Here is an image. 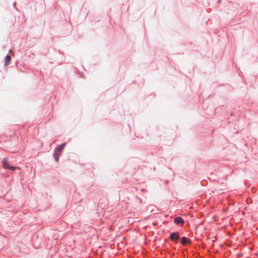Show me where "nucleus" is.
I'll return each mask as SVG.
<instances>
[{
    "instance_id": "obj_1",
    "label": "nucleus",
    "mask_w": 258,
    "mask_h": 258,
    "mask_svg": "<svg viewBox=\"0 0 258 258\" xmlns=\"http://www.w3.org/2000/svg\"><path fill=\"white\" fill-rule=\"evenodd\" d=\"M170 237L172 241H177L179 238V235L178 232H173L170 234Z\"/></svg>"
},
{
    "instance_id": "obj_2",
    "label": "nucleus",
    "mask_w": 258,
    "mask_h": 258,
    "mask_svg": "<svg viewBox=\"0 0 258 258\" xmlns=\"http://www.w3.org/2000/svg\"><path fill=\"white\" fill-rule=\"evenodd\" d=\"M174 223L177 225H183L184 223V221L183 219L180 217H177L174 219Z\"/></svg>"
},
{
    "instance_id": "obj_3",
    "label": "nucleus",
    "mask_w": 258,
    "mask_h": 258,
    "mask_svg": "<svg viewBox=\"0 0 258 258\" xmlns=\"http://www.w3.org/2000/svg\"><path fill=\"white\" fill-rule=\"evenodd\" d=\"M190 242V239L186 238L185 237H183L181 238V243L182 245H185L187 243Z\"/></svg>"
},
{
    "instance_id": "obj_4",
    "label": "nucleus",
    "mask_w": 258,
    "mask_h": 258,
    "mask_svg": "<svg viewBox=\"0 0 258 258\" xmlns=\"http://www.w3.org/2000/svg\"><path fill=\"white\" fill-rule=\"evenodd\" d=\"M2 164L4 168H8L10 166L8 163V161L7 159H3L2 161Z\"/></svg>"
},
{
    "instance_id": "obj_5",
    "label": "nucleus",
    "mask_w": 258,
    "mask_h": 258,
    "mask_svg": "<svg viewBox=\"0 0 258 258\" xmlns=\"http://www.w3.org/2000/svg\"><path fill=\"white\" fill-rule=\"evenodd\" d=\"M66 145V143L62 144L61 145L58 146V147L57 148L56 150L58 151V153H61V152L63 149V148Z\"/></svg>"
},
{
    "instance_id": "obj_6",
    "label": "nucleus",
    "mask_w": 258,
    "mask_h": 258,
    "mask_svg": "<svg viewBox=\"0 0 258 258\" xmlns=\"http://www.w3.org/2000/svg\"><path fill=\"white\" fill-rule=\"evenodd\" d=\"M11 56L10 55H7L6 57V59H5V66H7L8 65L9 62H10V61L11 60Z\"/></svg>"
},
{
    "instance_id": "obj_7",
    "label": "nucleus",
    "mask_w": 258,
    "mask_h": 258,
    "mask_svg": "<svg viewBox=\"0 0 258 258\" xmlns=\"http://www.w3.org/2000/svg\"><path fill=\"white\" fill-rule=\"evenodd\" d=\"M60 153H55L54 154V157L55 158V161H58V159H59V156H60Z\"/></svg>"
},
{
    "instance_id": "obj_8",
    "label": "nucleus",
    "mask_w": 258,
    "mask_h": 258,
    "mask_svg": "<svg viewBox=\"0 0 258 258\" xmlns=\"http://www.w3.org/2000/svg\"><path fill=\"white\" fill-rule=\"evenodd\" d=\"M16 168V167L9 166V167L8 169L11 170H13L15 169Z\"/></svg>"
}]
</instances>
